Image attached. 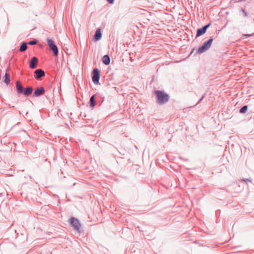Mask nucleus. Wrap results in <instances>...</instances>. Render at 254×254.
<instances>
[{
  "label": "nucleus",
  "instance_id": "a211bd4d",
  "mask_svg": "<svg viewBox=\"0 0 254 254\" xmlns=\"http://www.w3.org/2000/svg\"><path fill=\"white\" fill-rule=\"evenodd\" d=\"M248 107L247 105H245L240 108L239 113L241 114H245L248 111Z\"/></svg>",
  "mask_w": 254,
  "mask_h": 254
},
{
  "label": "nucleus",
  "instance_id": "39448f33",
  "mask_svg": "<svg viewBox=\"0 0 254 254\" xmlns=\"http://www.w3.org/2000/svg\"><path fill=\"white\" fill-rule=\"evenodd\" d=\"M100 75L99 70L97 68H94L92 71V79L95 84L97 85L99 83Z\"/></svg>",
  "mask_w": 254,
  "mask_h": 254
},
{
  "label": "nucleus",
  "instance_id": "423d86ee",
  "mask_svg": "<svg viewBox=\"0 0 254 254\" xmlns=\"http://www.w3.org/2000/svg\"><path fill=\"white\" fill-rule=\"evenodd\" d=\"M211 23H209L206 24L205 25L202 26V27L198 28L196 31L195 38H196L205 34V32H206L207 29L209 27Z\"/></svg>",
  "mask_w": 254,
  "mask_h": 254
},
{
  "label": "nucleus",
  "instance_id": "20e7f679",
  "mask_svg": "<svg viewBox=\"0 0 254 254\" xmlns=\"http://www.w3.org/2000/svg\"><path fill=\"white\" fill-rule=\"evenodd\" d=\"M48 45L53 52L54 56H57L59 54V51L57 45L55 44V42L49 38L47 39Z\"/></svg>",
  "mask_w": 254,
  "mask_h": 254
},
{
  "label": "nucleus",
  "instance_id": "5701e85b",
  "mask_svg": "<svg viewBox=\"0 0 254 254\" xmlns=\"http://www.w3.org/2000/svg\"><path fill=\"white\" fill-rule=\"evenodd\" d=\"M203 97H204V96H203L201 98V99L199 100V102H201V101L202 100V99H203Z\"/></svg>",
  "mask_w": 254,
  "mask_h": 254
},
{
  "label": "nucleus",
  "instance_id": "f8f14e48",
  "mask_svg": "<svg viewBox=\"0 0 254 254\" xmlns=\"http://www.w3.org/2000/svg\"><path fill=\"white\" fill-rule=\"evenodd\" d=\"M9 70V68H7L6 69V73L4 75V82L8 85L10 83V75L7 72Z\"/></svg>",
  "mask_w": 254,
  "mask_h": 254
},
{
  "label": "nucleus",
  "instance_id": "f03ea898",
  "mask_svg": "<svg viewBox=\"0 0 254 254\" xmlns=\"http://www.w3.org/2000/svg\"><path fill=\"white\" fill-rule=\"evenodd\" d=\"M154 94L156 97V102L159 105L165 104L167 103L170 99L169 95L163 91H155Z\"/></svg>",
  "mask_w": 254,
  "mask_h": 254
},
{
  "label": "nucleus",
  "instance_id": "4468645a",
  "mask_svg": "<svg viewBox=\"0 0 254 254\" xmlns=\"http://www.w3.org/2000/svg\"><path fill=\"white\" fill-rule=\"evenodd\" d=\"M208 50V49L202 44V46H201L198 48L196 54H201L207 51Z\"/></svg>",
  "mask_w": 254,
  "mask_h": 254
},
{
  "label": "nucleus",
  "instance_id": "f3484780",
  "mask_svg": "<svg viewBox=\"0 0 254 254\" xmlns=\"http://www.w3.org/2000/svg\"><path fill=\"white\" fill-rule=\"evenodd\" d=\"M27 43L25 42H22L20 46L19 51L20 52H24L27 49Z\"/></svg>",
  "mask_w": 254,
  "mask_h": 254
},
{
  "label": "nucleus",
  "instance_id": "b1692460",
  "mask_svg": "<svg viewBox=\"0 0 254 254\" xmlns=\"http://www.w3.org/2000/svg\"><path fill=\"white\" fill-rule=\"evenodd\" d=\"M130 60L131 61H133V60L132 59V58L131 57L130 58Z\"/></svg>",
  "mask_w": 254,
  "mask_h": 254
},
{
  "label": "nucleus",
  "instance_id": "f257e3e1",
  "mask_svg": "<svg viewBox=\"0 0 254 254\" xmlns=\"http://www.w3.org/2000/svg\"><path fill=\"white\" fill-rule=\"evenodd\" d=\"M16 89L17 94H21L25 97L31 95L33 90L31 86L24 87L19 81L16 82Z\"/></svg>",
  "mask_w": 254,
  "mask_h": 254
},
{
  "label": "nucleus",
  "instance_id": "aec40b11",
  "mask_svg": "<svg viewBox=\"0 0 254 254\" xmlns=\"http://www.w3.org/2000/svg\"><path fill=\"white\" fill-rule=\"evenodd\" d=\"M241 11H242L244 17H246L248 16V14L244 9L241 8Z\"/></svg>",
  "mask_w": 254,
  "mask_h": 254
},
{
  "label": "nucleus",
  "instance_id": "dca6fc26",
  "mask_svg": "<svg viewBox=\"0 0 254 254\" xmlns=\"http://www.w3.org/2000/svg\"><path fill=\"white\" fill-rule=\"evenodd\" d=\"M213 41V38L212 37H211L208 40L204 42L203 44L204 46L207 48L208 49L211 47V45L212 44Z\"/></svg>",
  "mask_w": 254,
  "mask_h": 254
},
{
  "label": "nucleus",
  "instance_id": "412c9836",
  "mask_svg": "<svg viewBox=\"0 0 254 254\" xmlns=\"http://www.w3.org/2000/svg\"><path fill=\"white\" fill-rule=\"evenodd\" d=\"M242 181H244L246 183H248V182H252V180L251 179H243L242 180Z\"/></svg>",
  "mask_w": 254,
  "mask_h": 254
},
{
  "label": "nucleus",
  "instance_id": "6ab92c4d",
  "mask_svg": "<svg viewBox=\"0 0 254 254\" xmlns=\"http://www.w3.org/2000/svg\"><path fill=\"white\" fill-rule=\"evenodd\" d=\"M37 43H38V41L36 39H33L32 40L29 41L27 43V44H29L30 45H34L37 44Z\"/></svg>",
  "mask_w": 254,
  "mask_h": 254
},
{
  "label": "nucleus",
  "instance_id": "6e6552de",
  "mask_svg": "<svg viewBox=\"0 0 254 254\" xmlns=\"http://www.w3.org/2000/svg\"><path fill=\"white\" fill-rule=\"evenodd\" d=\"M35 78L37 80H40L42 77L45 76L44 71L42 69H37L34 71Z\"/></svg>",
  "mask_w": 254,
  "mask_h": 254
},
{
  "label": "nucleus",
  "instance_id": "9d476101",
  "mask_svg": "<svg viewBox=\"0 0 254 254\" xmlns=\"http://www.w3.org/2000/svg\"><path fill=\"white\" fill-rule=\"evenodd\" d=\"M102 37V33L101 31V29L98 28L95 31L94 36V40L95 41H98L101 39Z\"/></svg>",
  "mask_w": 254,
  "mask_h": 254
},
{
  "label": "nucleus",
  "instance_id": "2eb2a0df",
  "mask_svg": "<svg viewBox=\"0 0 254 254\" xmlns=\"http://www.w3.org/2000/svg\"><path fill=\"white\" fill-rule=\"evenodd\" d=\"M102 62L104 64L106 65H109L110 64V58L108 55H106L103 57Z\"/></svg>",
  "mask_w": 254,
  "mask_h": 254
},
{
  "label": "nucleus",
  "instance_id": "0eeeda50",
  "mask_svg": "<svg viewBox=\"0 0 254 254\" xmlns=\"http://www.w3.org/2000/svg\"><path fill=\"white\" fill-rule=\"evenodd\" d=\"M45 92V90L43 87H39L36 88L33 93L34 97H39L43 95Z\"/></svg>",
  "mask_w": 254,
  "mask_h": 254
},
{
  "label": "nucleus",
  "instance_id": "1a4fd4ad",
  "mask_svg": "<svg viewBox=\"0 0 254 254\" xmlns=\"http://www.w3.org/2000/svg\"><path fill=\"white\" fill-rule=\"evenodd\" d=\"M38 63V59L36 57H33L29 62V67L31 69H35L37 67Z\"/></svg>",
  "mask_w": 254,
  "mask_h": 254
},
{
  "label": "nucleus",
  "instance_id": "7ed1b4c3",
  "mask_svg": "<svg viewBox=\"0 0 254 254\" xmlns=\"http://www.w3.org/2000/svg\"><path fill=\"white\" fill-rule=\"evenodd\" d=\"M70 224L74 228V230L77 231L79 233L83 232L79 221L76 218L71 217L70 219Z\"/></svg>",
  "mask_w": 254,
  "mask_h": 254
},
{
  "label": "nucleus",
  "instance_id": "ddd939ff",
  "mask_svg": "<svg viewBox=\"0 0 254 254\" xmlns=\"http://www.w3.org/2000/svg\"><path fill=\"white\" fill-rule=\"evenodd\" d=\"M208 50V49L202 44V46H201L198 48L196 54H201L207 51Z\"/></svg>",
  "mask_w": 254,
  "mask_h": 254
},
{
  "label": "nucleus",
  "instance_id": "393cba45",
  "mask_svg": "<svg viewBox=\"0 0 254 254\" xmlns=\"http://www.w3.org/2000/svg\"><path fill=\"white\" fill-rule=\"evenodd\" d=\"M250 36H251V35H249V34L246 35V36H247V37H250Z\"/></svg>",
  "mask_w": 254,
  "mask_h": 254
},
{
  "label": "nucleus",
  "instance_id": "9b49d317",
  "mask_svg": "<svg viewBox=\"0 0 254 254\" xmlns=\"http://www.w3.org/2000/svg\"><path fill=\"white\" fill-rule=\"evenodd\" d=\"M96 105V101H95V95H92L89 100L90 107L93 109Z\"/></svg>",
  "mask_w": 254,
  "mask_h": 254
},
{
  "label": "nucleus",
  "instance_id": "a878e982",
  "mask_svg": "<svg viewBox=\"0 0 254 254\" xmlns=\"http://www.w3.org/2000/svg\"><path fill=\"white\" fill-rule=\"evenodd\" d=\"M193 50H194V49H192V51H191V52L190 53V54L193 52Z\"/></svg>",
  "mask_w": 254,
  "mask_h": 254
},
{
  "label": "nucleus",
  "instance_id": "4be33fe9",
  "mask_svg": "<svg viewBox=\"0 0 254 254\" xmlns=\"http://www.w3.org/2000/svg\"><path fill=\"white\" fill-rule=\"evenodd\" d=\"M106 0L109 4H113L115 1V0Z\"/></svg>",
  "mask_w": 254,
  "mask_h": 254
}]
</instances>
